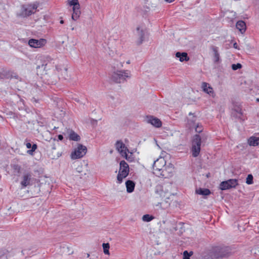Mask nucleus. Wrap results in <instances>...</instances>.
<instances>
[{
	"label": "nucleus",
	"mask_w": 259,
	"mask_h": 259,
	"mask_svg": "<svg viewBox=\"0 0 259 259\" xmlns=\"http://www.w3.org/2000/svg\"><path fill=\"white\" fill-rule=\"evenodd\" d=\"M166 165V161L163 157H160L154 161L153 164V173L158 177H161L166 178L169 176L166 173V168L164 167Z\"/></svg>",
	"instance_id": "f257e3e1"
},
{
	"label": "nucleus",
	"mask_w": 259,
	"mask_h": 259,
	"mask_svg": "<svg viewBox=\"0 0 259 259\" xmlns=\"http://www.w3.org/2000/svg\"><path fill=\"white\" fill-rule=\"evenodd\" d=\"M131 77V72L128 70H117L114 71L111 76V79L116 83H121Z\"/></svg>",
	"instance_id": "f03ea898"
},
{
	"label": "nucleus",
	"mask_w": 259,
	"mask_h": 259,
	"mask_svg": "<svg viewBox=\"0 0 259 259\" xmlns=\"http://www.w3.org/2000/svg\"><path fill=\"white\" fill-rule=\"evenodd\" d=\"M67 4L69 6L72 7V19L77 21L81 15L80 6L78 0H68Z\"/></svg>",
	"instance_id": "7ed1b4c3"
},
{
	"label": "nucleus",
	"mask_w": 259,
	"mask_h": 259,
	"mask_svg": "<svg viewBox=\"0 0 259 259\" xmlns=\"http://www.w3.org/2000/svg\"><path fill=\"white\" fill-rule=\"evenodd\" d=\"M120 168L117 177V183L121 184L123 180L128 175L130 169L128 164L124 161L122 160L120 162Z\"/></svg>",
	"instance_id": "20e7f679"
},
{
	"label": "nucleus",
	"mask_w": 259,
	"mask_h": 259,
	"mask_svg": "<svg viewBox=\"0 0 259 259\" xmlns=\"http://www.w3.org/2000/svg\"><path fill=\"white\" fill-rule=\"evenodd\" d=\"M201 138L200 135L196 134L193 136L192 141L191 152L194 157H197L200 152Z\"/></svg>",
	"instance_id": "39448f33"
},
{
	"label": "nucleus",
	"mask_w": 259,
	"mask_h": 259,
	"mask_svg": "<svg viewBox=\"0 0 259 259\" xmlns=\"http://www.w3.org/2000/svg\"><path fill=\"white\" fill-rule=\"evenodd\" d=\"M87 152V147L81 144H78L77 146L71 152L70 157L72 159L81 158L83 157Z\"/></svg>",
	"instance_id": "423d86ee"
},
{
	"label": "nucleus",
	"mask_w": 259,
	"mask_h": 259,
	"mask_svg": "<svg viewBox=\"0 0 259 259\" xmlns=\"http://www.w3.org/2000/svg\"><path fill=\"white\" fill-rule=\"evenodd\" d=\"M37 8V5L35 4H30L27 6H22L21 7V11L19 14L21 17L29 16L36 12Z\"/></svg>",
	"instance_id": "0eeeda50"
},
{
	"label": "nucleus",
	"mask_w": 259,
	"mask_h": 259,
	"mask_svg": "<svg viewBox=\"0 0 259 259\" xmlns=\"http://www.w3.org/2000/svg\"><path fill=\"white\" fill-rule=\"evenodd\" d=\"M214 256L216 258L226 257L230 254V249L229 247L217 246L213 249Z\"/></svg>",
	"instance_id": "6e6552de"
},
{
	"label": "nucleus",
	"mask_w": 259,
	"mask_h": 259,
	"mask_svg": "<svg viewBox=\"0 0 259 259\" xmlns=\"http://www.w3.org/2000/svg\"><path fill=\"white\" fill-rule=\"evenodd\" d=\"M47 43V39L40 38L39 39L31 38L28 40V45L33 48H40L44 47Z\"/></svg>",
	"instance_id": "1a4fd4ad"
},
{
	"label": "nucleus",
	"mask_w": 259,
	"mask_h": 259,
	"mask_svg": "<svg viewBox=\"0 0 259 259\" xmlns=\"http://www.w3.org/2000/svg\"><path fill=\"white\" fill-rule=\"evenodd\" d=\"M238 185L236 179H230L228 181L222 182L220 186V189L222 190L229 189L231 188H234Z\"/></svg>",
	"instance_id": "9d476101"
},
{
	"label": "nucleus",
	"mask_w": 259,
	"mask_h": 259,
	"mask_svg": "<svg viewBox=\"0 0 259 259\" xmlns=\"http://www.w3.org/2000/svg\"><path fill=\"white\" fill-rule=\"evenodd\" d=\"M31 175L29 172H25L21 178V188L24 189L27 186L31 185Z\"/></svg>",
	"instance_id": "9b49d317"
},
{
	"label": "nucleus",
	"mask_w": 259,
	"mask_h": 259,
	"mask_svg": "<svg viewBox=\"0 0 259 259\" xmlns=\"http://www.w3.org/2000/svg\"><path fill=\"white\" fill-rule=\"evenodd\" d=\"M192 115L191 118H189L188 120V124L189 125L190 128L194 127L195 132L200 133L202 132L203 127L201 125H199L198 123H195L196 118L193 114H190Z\"/></svg>",
	"instance_id": "f8f14e48"
},
{
	"label": "nucleus",
	"mask_w": 259,
	"mask_h": 259,
	"mask_svg": "<svg viewBox=\"0 0 259 259\" xmlns=\"http://www.w3.org/2000/svg\"><path fill=\"white\" fill-rule=\"evenodd\" d=\"M145 121L147 123H150L153 126L159 128L162 125V122L160 119L153 116H146Z\"/></svg>",
	"instance_id": "ddd939ff"
},
{
	"label": "nucleus",
	"mask_w": 259,
	"mask_h": 259,
	"mask_svg": "<svg viewBox=\"0 0 259 259\" xmlns=\"http://www.w3.org/2000/svg\"><path fill=\"white\" fill-rule=\"evenodd\" d=\"M116 148L121 156L125 155V152H129L128 149L125 147L124 144L121 141H117L116 143Z\"/></svg>",
	"instance_id": "4468645a"
},
{
	"label": "nucleus",
	"mask_w": 259,
	"mask_h": 259,
	"mask_svg": "<svg viewBox=\"0 0 259 259\" xmlns=\"http://www.w3.org/2000/svg\"><path fill=\"white\" fill-rule=\"evenodd\" d=\"M56 70L58 74L61 75L62 78H65L67 76V69L62 65H58L56 66Z\"/></svg>",
	"instance_id": "2eb2a0df"
},
{
	"label": "nucleus",
	"mask_w": 259,
	"mask_h": 259,
	"mask_svg": "<svg viewBox=\"0 0 259 259\" xmlns=\"http://www.w3.org/2000/svg\"><path fill=\"white\" fill-rule=\"evenodd\" d=\"M201 87L203 92L206 93L212 97L214 96L215 95L213 92V89L211 86L209 85L208 83L205 82H203L202 83Z\"/></svg>",
	"instance_id": "dca6fc26"
},
{
	"label": "nucleus",
	"mask_w": 259,
	"mask_h": 259,
	"mask_svg": "<svg viewBox=\"0 0 259 259\" xmlns=\"http://www.w3.org/2000/svg\"><path fill=\"white\" fill-rule=\"evenodd\" d=\"M236 27L242 34L244 33L246 29V24L244 21L242 20L238 21L236 23Z\"/></svg>",
	"instance_id": "f3484780"
},
{
	"label": "nucleus",
	"mask_w": 259,
	"mask_h": 259,
	"mask_svg": "<svg viewBox=\"0 0 259 259\" xmlns=\"http://www.w3.org/2000/svg\"><path fill=\"white\" fill-rule=\"evenodd\" d=\"M68 134L69 135V140L74 141H79L80 139L79 136L75 133L72 130H68Z\"/></svg>",
	"instance_id": "a211bd4d"
},
{
	"label": "nucleus",
	"mask_w": 259,
	"mask_h": 259,
	"mask_svg": "<svg viewBox=\"0 0 259 259\" xmlns=\"http://www.w3.org/2000/svg\"><path fill=\"white\" fill-rule=\"evenodd\" d=\"M248 144L250 146H256L259 145V138L254 136L250 137L248 139Z\"/></svg>",
	"instance_id": "6ab92c4d"
},
{
	"label": "nucleus",
	"mask_w": 259,
	"mask_h": 259,
	"mask_svg": "<svg viewBox=\"0 0 259 259\" xmlns=\"http://www.w3.org/2000/svg\"><path fill=\"white\" fill-rule=\"evenodd\" d=\"M126 191L128 193H132L135 189V183L131 180H127L125 183Z\"/></svg>",
	"instance_id": "aec40b11"
},
{
	"label": "nucleus",
	"mask_w": 259,
	"mask_h": 259,
	"mask_svg": "<svg viewBox=\"0 0 259 259\" xmlns=\"http://www.w3.org/2000/svg\"><path fill=\"white\" fill-rule=\"evenodd\" d=\"M176 56L177 58H179V60L181 62H183L184 61H188L189 60V58L188 57V55L186 53H182L177 52L176 54Z\"/></svg>",
	"instance_id": "412c9836"
},
{
	"label": "nucleus",
	"mask_w": 259,
	"mask_h": 259,
	"mask_svg": "<svg viewBox=\"0 0 259 259\" xmlns=\"http://www.w3.org/2000/svg\"><path fill=\"white\" fill-rule=\"evenodd\" d=\"M196 193L201 195L207 196L210 194V191L208 189L199 188L196 190Z\"/></svg>",
	"instance_id": "4be33fe9"
},
{
	"label": "nucleus",
	"mask_w": 259,
	"mask_h": 259,
	"mask_svg": "<svg viewBox=\"0 0 259 259\" xmlns=\"http://www.w3.org/2000/svg\"><path fill=\"white\" fill-rule=\"evenodd\" d=\"M154 219V217L149 214H145L142 217V220L144 222H149L152 221Z\"/></svg>",
	"instance_id": "5701e85b"
},
{
	"label": "nucleus",
	"mask_w": 259,
	"mask_h": 259,
	"mask_svg": "<svg viewBox=\"0 0 259 259\" xmlns=\"http://www.w3.org/2000/svg\"><path fill=\"white\" fill-rule=\"evenodd\" d=\"M102 246H103V248L104 253L105 254L109 255V247H110L109 244L108 243H103Z\"/></svg>",
	"instance_id": "b1692460"
},
{
	"label": "nucleus",
	"mask_w": 259,
	"mask_h": 259,
	"mask_svg": "<svg viewBox=\"0 0 259 259\" xmlns=\"http://www.w3.org/2000/svg\"><path fill=\"white\" fill-rule=\"evenodd\" d=\"M124 157L128 161H133L134 160V158L132 153H130V155H128L127 152H125V154L122 156Z\"/></svg>",
	"instance_id": "393cba45"
},
{
	"label": "nucleus",
	"mask_w": 259,
	"mask_h": 259,
	"mask_svg": "<svg viewBox=\"0 0 259 259\" xmlns=\"http://www.w3.org/2000/svg\"><path fill=\"white\" fill-rule=\"evenodd\" d=\"M169 205H170L169 203H168L167 201H162V202H161L160 203H159L157 205H160V206L162 208L165 209V208L168 207L169 206Z\"/></svg>",
	"instance_id": "a878e982"
},
{
	"label": "nucleus",
	"mask_w": 259,
	"mask_h": 259,
	"mask_svg": "<svg viewBox=\"0 0 259 259\" xmlns=\"http://www.w3.org/2000/svg\"><path fill=\"white\" fill-rule=\"evenodd\" d=\"M212 50L214 52V58L215 61L217 62L219 60V54L218 51V48L217 47H213Z\"/></svg>",
	"instance_id": "bb28decb"
},
{
	"label": "nucleus",
	"mask_w": 259,
	"mask_h": 259,
	"mask_svg": "<svg viewBox=\"0 0 259 259\" xmlns=\"http://www.w3.org/2000/svg\"><path fill=\"white\" fill-rule=\"evenodd\" d=\"M246 183L248 185H251L253 184V176L252 175L249 174L247 176L246 178Z\"/></svg>",
	"instance_id": "cd10ccee"
},
{
	"label": "nucleus",
	"mask_w": 259,
	"mask_h": 259,
	"mask_svg": "<svg viewBox=\"0 0 259 259\" xmlns=\"http://www.w3.org/2000/svg\"><path fill=\"white\" fill-rule=\"evenodd\" d=\"M192 252H190V253L186 250L183 252V259H190V256L192 255Z\"/></svg>",
	"instance_id": "c85d7f7f"
},
{
	"label": "nucleus",
	"mask_w": 259,
	"mask_h": 259,
	"mask_svg": "<svg viewBox=\"0 0 259 259\" xmlns=\"http://www.w3.org/2000/svg\"><path fill=\"white\" fill-rule=\"evenodd\" d=\"M242 67V65L240 63H237L236 64H232V69L233 70H237L238 69H240Z\"/></svg>",
	"instance_id": "c756f323"
},
{
	"label": "nucleus",
	"mask_w": 259,
	"mask_h": 259,
	"mask_svg": "<svg viewBox=\"0 0 259 259\" xmlns=\"http://www.w3.org/2000/svg\"><path fill=\"white\" fill-rule=\"evenodd\" d=\"M13 169L17 172H20L21 167L17 164H15L13 166Z\"/></svg>",
	"instance_id": "7c9ffc66"
},
{
	"label": "nucleus",
	"mask_w": 259,
	"mask_h": 259,
	"mask_svg": "<svg viewBox=\"0 0 259 259\" xmlns=\"http://www.w3.org/2000/svg\"><path fill=\"white\" fill-rule=\"evenodd\" d=\"M144 33L143 31H141V33L140 34V40L138 41V45H140L142 43L143 41V39H144Z\"/></svg>",
	"instance_id": "2f4dec72"
},
{
	"label": "nucleus",
	"mask_w": 259,
	"mask_h": 259,
	"mask_svg": "<svg viewBox=\"0 0 259 259\" xmlns=\"http://www.w3.org/2000/svg\"><path fill=\"white\" fill-rule=\"evenodd\" d=\"M46 66H47V64H42L41 65H38L36 67V69H37V72L39 71V69H43L44 70H45L46 69Z\"/></svg>",
	"instance_id": "473e14b6"
},
{
	"label": "nucleus",
	"mask_w": 259,
	"mask_h": 259,
	"mask_svg": "<svg viewBox=\"0 0 259 259\" xmlns=\"http://www.w3.org/2000/svg\"><path fill=\"white\" fill-rule=\"evenodd\" d=\"M25 145L27 149H30L31 148V144L29 142L26 143Z\"/></svg>",
	"instance_id": "72a5a7b5"
},
{
	"label": "nucleus",
	"mask_w": 259,
	"mask_h": 259,
	"mask_svg": "<svg viewBox=\"0 0 259 259\" xmlns=\"http://www.w3.org/2000/svg\"><path fill=\"white\" fill-rule=\"evenodd\" d=\"M37 146L36 144H34L32 146L31 145V149H33L35 151V150L37 149Z\"/></svg>",
	"instance_id": "f704fd0d"
},
{
	"label": "nucleus",
	"mask_w": 259,
	"mask_h": 259,
	"mask_svg": "<svg viewBox=\"0 0 259 259\" xmlns=\"http://www.w3.org/2000/svg\"><path fill=\"white\" fill-rule=\"evenodd\" d=\"M59 140H62L63 139V136L62 135H59L58 136Z\"/></svg>",
	"instance_id": "c9c22d12"
},
{
	"label": "nucleus",
	"mask_w": 259,
	"mask_h": 259,
	"mask_svg": "<svg viewBox=\"0 0 259 259\" xmlns=\"http://www.w3.org/2000/svg\"><path fill=\"white\" fill-rule=\"evenodd\" d=\"M34 151L31 149V150H29L27 151V153H28L29 154L32 155Z\"/></svg>",
	"instance_id": "e433bc0d"
},
{
	"label": "nucleus",
	"mask_w": 259,
	"mask_h": 259,
	"mask_svg": "<svg viewBox=\"0 0 259 259\" xmlns=\"http://www.w3.org/2000/svg\"><path fill=\"white\" fill-rule=\"evenodd\" d=\"M165 2L167 3H171L175 1L176 0H164Z\"/></svg>",
	"instance_id": "4c0bfd02"
},
{
	"label": "nucleus",
	"mask_w": 259,
	"mask_h": 259,
	"mask_svg": "<svg viewBox=\"0 0 259 259\" xmlns=\"http://www.w3.org/2000/svg\"><path fill=\"white\" fill-rule=\"evenodd\" d=\"M233 46L235 48L237 49V43H234V45H233Z\"/></svg>",
	"instance_id": "58836bf2"
},
{
	"label": "nucleus",
	"mask_w": 259,
	"mask_h": 259,
	"mask_svg": "<svg viewBox=\"0 0 259 259\" xmlns=\"http://www.w3.org/2000/svg\"><path fill=\"white\" fill-rule=\"evenodd\" d=\"M60 22L61 24H63L64 23V21L61 20Z\"/></svg>",
	"instance_id": "ea45409f"
},
{
	"label": "nucleus",
	"mask_w": 259,
	"mask_h": 259,
	"mask_svg": "<svg viewBox=\"0 0 259 259\" xmlns=\"http://www.w3.org/2000/svg\"><path fill=\"white\" fill-rule=\"evenodd\" d=\"M126 63H127V64H130V60H128V61L126 62Z\"/></svg>",
	"instance_id": "a19ab883"
},
{
	"label": "nucleus",
	"mask_w": 259,
	"mask_h": 259,
	"mask_svg": "<svg viewBox=\"0 0 259 259\" xmlns=\"http://www.w3.org/2000/svg\"><path fill=\"white\" fill-rule=\"evenodd\" d=\"M137 29L138 31H139L140 28L139 27H137Z\"/></svg>",
	"instance_id": "79ce46f5"
},
{
	"label": "nucleus",
	"mask_w": 259,
	"mask_h": 259,
	"mask_svg": "<svg viewBox=\"0 0 259 259\" xmlns=\"http://www.w3.org/2000/svg\"><path fill=\"white\" fill-rule=\"evenodd\" d=\"M53 149H56V147H55V146H54L53 147Z\"/></svg>",
	"instance_id": "37998d69"
},
{
	"label": "nucleus",
	"mask_w": 259,
	"mask_h": 259,
	"mask_svg": "<svg viewBox=\"0 0 259 259\" xmlns=\"http://www.w3.org/2000/svg\"><path fill=\"white\" fill-rule=\"evenodd\" d=\"M256 101L259 102V99H256Z\"/></svg>",
	"instance_id": "c03bdc74"
}]
</instances>
